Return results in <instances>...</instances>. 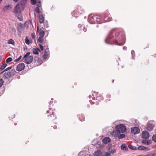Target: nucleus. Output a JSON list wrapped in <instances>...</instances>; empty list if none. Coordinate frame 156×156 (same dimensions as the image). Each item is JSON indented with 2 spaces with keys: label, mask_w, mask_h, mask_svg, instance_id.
<instances>
[{
  "label": "nucleus",
  "mask_w": 156,
  "mask_h": 156,
  "mask_svg": "<svg viewBox=\"0 0 156 156\" xmlns=\"http://www.w3.org/2000/svg\"><path fill=\"white\" fill-rule=\"evenodd\" d=\"M120 36L119 32L113 29L108 33L105 39V42L106 43L111 44L119 45L118 43V41L120 38Z\"/></svg>",
  "instance_id": "f257e3e1"
},
{
  "label": "nucleus",
  "mask_w": 156,
  "mask_h": 156,
  "mask_svg": "<svg viewBox=\"0 0 156 156\" xmlns=\"http://www.w3.org/2000/svg\"><path fill=\"white\" fill-rule=\"evenodd\" d=\"M22 6V4L21 3H18L15 7L14 11V13L15 14L18 19L20 21L23 20V16L20 9Z\"/></svg>",
  "instance_id": "f03ea898"
},
{
  "label": "nucleus",
  "mask_w": 156,
  "mask_h": 156,
  "mask_svg": "<svg viewBox=\"0 0 156 156\" xmlns=\"http://www.w3.org/2000/svg\"><path fill=\"white\" fill-rule=\"evenodd\" d=\"M100 17L99 15L90 14L89 16L88 20L91 24L95 23L96 22L97 23H98V22H100L101 20ZM99 23L101 24V23Z\"/></svg>",
  "instance_id": "7ed1b4c3"
},
{
  "label": "nucleus",
  "mask_w": 156,
  "mask_h": 156,
  "mask_svg": "<svg viewBox=\"0 0 156 156\" xmlns=\"http://www.w3.org/2000/svg\"><path fill=\"white\" fill-rule=\"evenodd\" d=\"M16 71L14 70H12L10 72L5 71L3 75V77L4 79H8L9 78L13 76L15 74Z\"/></svg>",
  "instance_id": "20e7f679"
},
{
  "label": "nucleus",
  "mask_w": 156,
  "mask_h": 156,
  "mask_svg": "<svg viewBox=\"0 0 156 156\" xmlns=\"http://www.w3.org/2000/svg\"><path fill=\"white\" fill-rule=\"evenodd\" d=\"M116 129L118 130L120 133H124L126 130L125 126L122 124H120L116 127Z\"/></svg>",
  "instance_id": "39448f33"
},
{
  "label": "nucleus",
  "mask_w": 156,
  "mask_h": 156,
  "mask_svg": "<svg viewBox=\"0 0 156 156\" xmlns=\"http://www.w3.org/2000/svg\"><path fill=\"white\" fill-rule=\"evenodd\" d=\"M33 57L32 56H29L25 58L24 62L27 64H30L33 61Z\"/></svg>",
  "instance_id": "423d86ee"
},
{
  "label": "nucleus",
  "mask_w": 156,
  "mask_h": 156,
  "mask_svg": "<svg viewBox=\"0 0 156 156\" xmlns=\"http://www.w3.org/2000/svg\"><path fill=\"white\" fill-rule=\"evenodd\" d=\"M25 67V66L24 63H20L18 65L16 70L18 71H21L24 69Z\"/></svg>",
  "instance_id": "0eeeda50"
},
{
  "label": "nucleus",
  "mask_w": 156,
  "mask_h": 156,
  "mask_svg": "<svg viewBox=\"0 0 156 156\" xmlns=\"http://www.w3.org/2000/svg\"><path fill=\"white\" fill-rule=\"evenodd\" d=\"M131 132L132 133L135 134L139 133L140 129L137 127H134L131 128Z\"/></svg>",
  "instance_id": "6e6552de"
},
{
  "label": "nucleus",
  "mask_w": 156,
  "mask_h": 156,
  "mask_svg": "<svg viewBox=\"0 0 156 156\" xmlns=\"http://www.w3.org/2000/svg\"><path fill=\"white\" fill-rule=\"evenodd\" d=\"M149 133L147 131H143L142 133V137L145 139H147L149 138Z\"/></svg>",
  "instance_id": "1a4fd4ad"
},
{
  "label": "nucleus",
  "mask_w": 156,
  "mask_h": 156,
  "mask_svg": "<svg viewBox=\"0 0 156 156\" xmlns=\"http://www.w3.org/2000/svg\"><path fill=\"white\" fill-rule=\"evenodd\" d=\"M153 127L154 126L152 124L148 122L147 125L146 129L147 130L150 131L153 129Z\"/></svg>",
  "instance_id": "9d476101"
},
{
  "label": "nucleus",
  "mask_w": 156,
  "mask_h": 156,
  "mask_svg": "<svg viewBox=\"0 0 156 156\" xmlns=\"http://www.w3.org/2000/svg\"><path fill=\"white\" fill-rule=\"evenodd\" d=\"M25 28V26L21 23H19L17 24V29L21 31L23 30Z\"/></svg>",
  "instance_id": "9b49d317"
},
{
  "label": "nucleus",
  "mask_w": 156,
  "mask_h": 156,
  "mask_svg": "<svg viewBox=\"0 0 156 156\" xmlns=\"http://www.w3.org/2000/svg\"><path fill=\"white\" fill-rule=\"evenodd\" d=\"M120 132L117 130L113 131L112 133V135L114 137H116L119 134Z\"/></svg>",
  "instance_id": "f8f14e48"
},
{
  "label": "nucleus",
  "mask_w": 156,
  "mask_h": 156,
  "mask_svg": "<svg viewBox=\"0 0 156 156\" xmlns=\"http://www.w3.org/2000/svg\"><path fill=\"white\" fill-rule=\"evenodd\" d=\"M101 151L100 150H98L95 151L94 154V156H101L102 155Z\"/></svg>",
  "instance_id": "ddd939ff"
},
{
  "label": "nucleus",
  "mask_w": 156,
  "mask_h": 156,
  "mask_svg": "<svg viewBox=\"0 0 156 156\" xmlns=\"http://www.w3.org/2000/svg\"><path fill=\"white\" fill-rule=\"evenodd\" d=\"M104 20L105 22H107L110 21L112 20V18L108 17V16H107L106 15H104Z\"/></svg>",
  "instance_id": "4468645a"
},
{
  "label": "nucleus",
  "mask_w": 156,
  "mask_h": 156,
  "mask_svg": "<svg viewBox=\"0 0 156 156\" xmlns=\"http://www.w3.org/2000/svg\"><path fill=\"white\" fill-rule=\"evenodd\" d=\"M110 140V138L108 137H105L103 140V142L104 144H107L109 143Z\"/></svg>",
  "instance_id": "2eb2a0df"
},
{
  "label": "nucleus",
  "mask_w": 156,
  "mask_h": 156,
  "mask_svg": "<svg viewBox=\"0 0 156 156\" xmlns=\"http://www.w3.org/2000/svg\"><path fill=\"white\" fill-rule=\"evenodd\" d=\"M39 21L40 23H42L44 21V17L42 15H40L39 16Z\"/></svg>",
  "instance_id": "dca6fc26"
},
{
  "label": "nucleus",
  "mask_w": 156,
  "mask_h": 156,
  "mask_svg": "<svg viewBox=\"0 0 156 156\" xmlns=\"http://www.w3.org/2000/svg\"><path fill=\"white\" fill-rule=\"evenodd\" d=\"M48 116L51 118V119L52 120H54L56 119V117L55 116V114L54 112H52V114L51 115H48Z\"/></svg>",
  "instance_id": "f3484780"
},
{
  "label": "nucleus",
  "mask_w": 156,
  "mask_h": 156,
  "mask_svg": "<svg viewBox=\"0 0 156 156\" xmlns=\"http://www.w3.org/2000/svg\"><path fill=\"white\" fill-rule=\"evenodd\" d=\"M39 33L40 37H44L45 34L44 31L41 29H40L39 31H38Z\"/></svg>",
  "instance_id": "a211bd4d"
},
{
  "label": "nucleus",
  "mask_w": 156,
  "mask_h": 156,
  "mask_svg": "<svg viewBox=\"0 0 156 156\" xmlns=\"http://www.w3.org/2000/svg\"><path fill=\"white\" fill-rule=\"evenodd\" d=\"M38 51H40V50L38 48L33 49V52L34 54L38 55L39 54Z\"/></svg>",
  "instance_id": "6ab92c4d"
},
{
  "label": "nucleus",
  "mask_w": 156,
  "mask_h": 156,
  "mask_svg": "<svg viewBox=\"0 0 156 156\" xmlns=\"http://www.w3.org/2000/svg\"><path fill=\"white\" fill-rule=\"evenodd\" d=\"M11 8V6L10 5H8L5 6L3 9L4 11H6L10 10Z\"/></svg>",
  "instance_id": "aec40b11"
},
{
  "label": "nucleus",
  "mask_w": 156,
  "mask_h": 156,
  "mask_svg": "<svg viewBox=\"0 0 156 156\" xmlns=\"http://www.w3.org/2000/svg\"><path fill=\"white\" fill-rule=\"evenodd\" d=\"M121 149L124 150H126L128 148L127 146L125 144H122L121 146Z\"/></svg>",
  "instance_id": "412c9836"
},
{
  "label": "nucleus",
  "mask_w": 156,
  "mask_h": 156,
  "mask_svg": "<svg viewBox=\"0 0 156 156\" xmlns=\"http://www.w3.org/2000/svg\"><path fill=\"white\" fill-rule=\"evenodd\" d=\"M110 153L107 152H104L102 153L101 156H110Z\"/></svg>",
  "instance_id": "4be33fe9"
},
{
  "label": "nucleus",
  "mask_w": 156,
  "mask_h": 156,
  "mask_svg": "<svg viewBox=\"0 0 156 156\" xmlns=\"http://www.w3.org/2000/svg\"><path fill=\"white\" fill-rule=\"evenodd\" d=\"M128 147L131 149L133 150H136L137 149L136 147L133 145H129Z\"/></svg>",
  "instance_id": "5701e85b"
},
{
  "label": "nucleus",
  "mask_w": 156,
  "mask_h": 156,
  "mask_svg": "<svg viewBox=\"0 0 156 156\" xmlns=\"http://www.w3.org/2000/svg\"><path fill=\"white\" fill-rule=\"evenodd\" d=\"M7 64H4L2 65L1 67L0 68V71H2L5 68Z\"/></svg>",
  "instance_id": "b1692460"
},
{
  "label": "nucleus",
  "mask_w": 156,
  "mask_h": 156,
  "mask_svg": "<svg viewBox=\"0 0 156 156\" xmlns=\"http://www.w3.org/2000/svg\"><path fill=\"white\" fill-rule=\"evenodd\" d=\"M137 148L139 150H144L146 149L147 147L143 146H140L138 147Z\"/></svg>",
  "instance_id": "393cba45"
},
{
  "label": "nucleus",
  "mask_w": 156,
  "mask_h": 156,
  "mask_svg": "<svg viewBox=\"0 0 156 156\" xmlns=\"http://www.w3.org/2000/svg\"><path fill=\"white\" fill-rule=\"evenodd\" d=\"M14 41L12 39L9 40L8 41V43L9 44H14Z\"/></svg>",
  "instance_id": "a878e982"
},
{
  "label": "nucleus",
  "mask_w": 156,
  "mask_h": 156,
  "mask_svg": "<svg viewBox=\"0 0 156 156\" xmlns=\"http://www.w3.org/2000/svg\"><path fill=\"white\" fill-rule=\"evenodd\" d=\"M47 56H48V52H47V51H45L44 52V55H43V58H44V59H46V58H47Z\"/></svg>",
  "instance_id": "bb28decb"
},
{
  "label": "nucleus",
  "mask_w": 156,
  "mask_h": 156,
  "mask_svg": "<svg viewBox=\"0 0 156 156\" xmlns=\"http://www.w3.org/2000/svg\"><path fill=\"white\" fill-rule=\"evenodd\" d=\"M125 136V135L124 134H121L119 136H118V138L119 139H122L124 138Z\"/></svg>",
  "instance_id": "cd10ccee"
},
{
  "label": "nucleus",
  "mask_w": 156,
  "mask_h": 156,
  "mask_svg": "<svg viewBox=\"0 0 156 156\" xmlns=\"http://www.w3.org/2000/svg\"><path fill=\"white\" fill-rule=\"evenodd\" d=\"M12 58L11 57H9L6 60V62L7 63H9L11 62L12 61Z\"/></svg>",
  "instance_id": "c85d7f7f"
},
{
  "label": "nucleus",
  "mask_w": 156,
  "mask_h": 156,
  "mask_svg": "<svg viewBox=\"0 0 156 156\" xmlns=\"http://www.w3.org/2000/svg\"><path fill=\"white\" fill-rule=\"evenodd\" d=\"M12 68V66L9 67L7 68H6L4 70L3 72H2L1 73L3 74L4 73L5 71L6 72V71H8Z\"/></svg>",
  "instance_id": "c756f323"
},
{
  "label": "nucleus",
  "mask_w": 156,
  "mask_h": 156,
  "mask_svg": "<svg viewBox=\"0 0 156 156\" xmlns=\"http://www.w3.org/2000/svg\"><path fill=\"white\" fill-rule=\"evenodd\" d=\"M30 52H28L27 53L24 55V57H23V59H24L26 58L28 56H29V55H30Z\"/></svg>",
  "instance_id": "7c9ffc66"
},
{
  "label": "nucleus",
  "mask_w": 156,
  "mask_h": 156,
  "mask_svg": "<svg viewBox=\"0 0 156 156\" xmlns=\"http://www.w3.org/2000/svg\"><path fill=\"white\" fill-rule=\"evenodd\" d=\"M43 37H39L38 38V40L39 42L41 43H42L43 41V39H42V38Z\"/></svg>",
  "instance_id": "2f4dec72"
},
{
  "label": "nucleus",
  "mask_w": 156,
  "mask_h": 156,
  "mask_svg": "<svg viewBox=\"0 0 156 156\" xmlns=\"http://www.w3.org/2000/svg\"><path fill=\"white\" fill-rule=\"evenodd\" d=\"M31 3L32 5H35L37 2L36 0H31Z\"/></svg>",
  "instance_id": "473e14b6"
},
{
  "label": "nucleus",
  "mask_w": 156,
  "mask_h": 156,
  "mask_svg": "<svg viewBox=\"0 0 156 156\" xmlns=\"http://www.w3.org/2000/svg\"><path fill=\"white\" fill-rule=\"evenodd\" d=\"M152 140L155 142H156V134L154 135L152 137Z\"/></svg>",
  "instance_id": "72a5a7b5"
},
{
  "label": "nucleus",
  "mask_w": 156,
  "mask_h": 156,
  "mask_svg": "<svg viewBox=\"0 0 156 156\" xmlns=\"http://www.w3.org/2000/svg\"><path fill=\"white\" fill-rule=\"evenodd\" d=\"M25 43L27 44H29L30 43V41L27 37H26L25 39Z\"/></svg>",
  "instance_id": "f704fd0d"
},
{
  "label": "nucleus",
  "mask_w": 156,
  "mask_h": 156,
  "mask_svg": "<svg viewBox=\"0 0 156 156\" xmlns=\"http://www.w3.org/2000/svg\"><path fill=\"white\" fill-rule=\"evenodd\" d=\"M4 83L3 80L1 79H0V87H1Z\"/></svg>",
  "instance_id": "c9c22d12"
},
{
  "label": "nucleus",
  "mask_w": 156,
  "mask_h": 156,
  "mask_svg": "<svg viewBox=\"0 0 156 156\" xmlns=\"http://www.w3.org/2000/svg\"><path fill=\"white\" fill-rule=\"evenodd\" d=\"M37 7H40L41 6V1L40 0L39 1H38L37 0Z\"/></svg>",
  "instance_id": "e433bc0d"
},
{
  "label": "nucleus",
  "mask_w": 156,
  "mask_h": 156,
  "mask_svg": "<svg viewBox=\"0 0 156 156\" xmlns=\"http://www.w3.org/2000/svg\"><path fill=\"white\" fill-rule=\"evenodd\" d=\"M35 10L37 13L39 14L40 12V9L39 7H37L35 9Z\"/></svg>",
  "instance_id": "4c0bfd02"
},
{
  "label": "nucleus",
  "mask_w": 156,
  "mask_h": 156,
  "mask_svg": "<svg viewBox=\"0 0 156 156\" xmlns=\"http://www.w3.org/2000/svg\"><path fill=\"white\" fill-rule=\"evenodd\" d=\"M31 37L34 40V41H35L36 39L33 33L31 34Z\"/></svg>",
  "instance_id": "58836bf2"
},
{
  "label": "nucleus",
  "mask_w": 156,
  "mask_h": 156,
  "mask_svg": "<svg viewBox=\"0 0 156 156\" xmlns=\"http://www.w3.org/2000/svg\"><path fill=\"white\" fill-rule=\"evenodd\" d=\"M115 150L114 149H111V151H110V153H111L112 154L114 153H115Z\"/></svg>",
  "instance_id": "ea45409f"
},
{
  "label": "nucleus",
  "mask_w": 156,
  "mask_h": 156,
  "mask_svg": "<svg viewBox=\"0 0 156 156\" xmlns=\"http://www.w3.org/2000/svg\"><path fill=\"white\" fill-rule=\"evenodd\" d=\"M142 143L144 144H147V141L146 140H143L142 141Z\"/></svg>",
  "instance_id": "a19ab883"
},
{
  "label": "nucleus",
  "mask_w": 156,
  "mask_h": 156,
  "mask_svg": "<svg viewBox=\"0 0 156 156\" xmlns=\"http://www.w3.org/2000/svg\"><path fill=\"white\" fill-rule=\"evenodd\" d=\"M11 30L13 32H14L15 33L16 32V29L14 27L12 28Z\"/></svg>",
  "instance_id": "79ce46f5"
},
{
  "label": "nucleus",
  "mask_w": 156,
  "mask_h": 156,
  "mask_svg": "<svg viewBox=\"0 0 156 156\" xmlns=\"http://www.w3.org/2000/svg\"><path fill=\"white\" fill-rule=\"evenodd\" d=\"M40 48L41 50H43L44 49L43 46L41 44H39Z\"/></svg>",
  "instance_id": "37998d69"
},
{
  "label": "nucleus",
  "mask_w": 156,
  "mask_h": 156,
  "mask_svg": "<svg viewBox=\"0 0 156 156\" xmlns=\"http://www.w3.org/2000/svg\"><path fill=\"white\" fill-rule=\"evenodd\" d=\"M151 141H147V145H149L151 144Z\"/></svg>",
  "instance_id": "c03bdc74"
},
{
  "label": "nucleus",
  "mask_w": 156,
  "mask_h": 156,
  "mask_svg": "<svg viewBox=\"0 0 156 156\" xmlns=\"http://www.w3.org/2000/svg\"><path fill=\"white\" fill-rule=\"evenodd\" d=\"M40 29H39V26H37V31H39V30H40Z\"/></svg>",
  "instance_id": "a18cd8bd"
},
{
  "label": "nucleus",
  "mask_w": 156,
  "mask_h": 156,
  "mask_svg": "<svg viewBox=\"0 0 156 156\" xmlns=\"http://www.w3.org/2000/svg\"><path fill=\"white\" fill-rule=\"evenodd\" d=\"M20 60H19V59L18 58L17 59H16V60H15L14 61V62H18V61H19Z\"/></svg>",
  "instance_id": "49530a36"
},
{
  "label": "nucleus",
  "mask_w": 156,
  "mask_h": 156,
  "mask_svg": "<svg viewBox=\"0 0 156 156\" xmlns=\"http://www.w3.org/2000/svg\"><path fill=\"white\" fill-rule=\"evenodd\" d=\"M83 30L84 32H86L87 30L84 27H83Z\"/></svg>",
  "instance_id": "de8ad7c7"
},
{
  "label": "nucleus",
  "mask_w": 156,
  "mask_h": 156,
  "mask_svg": "<svg viewBox=\"0 0 156 156\" xmlns=\"http://www.w3.org/2000/svg\"><path fill=\"white\" fill-rule=\"evenodd\" d=\"M134 53V51L133 50H132L131 51V54L133 55V53Z\"/></svg>",
  "instance_id": "09e8293b"
},
{
  "label": "nucleus",
  "mask_w": 156,
  "mask_h": 156,
  "mask_svg": "<svg viewBox=\"0 0 156 156\" xmlns=\"http://www.w3.org/2000/svg\"><path fill=\"white\" fill-rule=\"evenodd\" d=\"M21 58L22 56L21 55L18 58L19 59V60H20L21 59Z\"/></svg>",
  "instance_id": "8fccbe9b"
},
{
  "label": "nucleus",
  "mask_w": 156,
  "mask_h": 156,
  "mask_svg": "<svg viewBox=\"0 0 156 156\" xmlns=\"http://www.w3.org/2000/svg\"><path fill=\"white\" fill-rule=\"evenodd\" d=\"M78 27H80V28H81V27H82V26L81 25H79L78 26Z\"/></svg>",
  "instance_id": "3c124183"
},
{
  "label": "nucleus",
  "mask_w": 156,
  "mask_h": 156,
  "mask_svg": "<svg viewBox=\"0 0 156 156\" xmlns=\"http://www.w3.org/2000/svg\"><path fill=\"white\" fill-rule=\"evenodd\" d=\"M2 59V57L1 56H0V62L1 61Z\"/></svg>",
  "instance_id": "603ef678"
},
{
  "label": "nucleus",
  "mask_w": 156,
  "mask_h": 156,
  "mask_svg": "<svg viewBox=\"0 0 156 156\" xmlns=\"http://www.w3.org/2000/svg\"><path fill=\"white\" fill-rule=\"evenodd\" d=\"M49 112H49V111H48V110L47 111V113H49Z\"/></svg>",
  "instance_id": "864d4df0"
},
{
  "label": "nucleus",
  "mask_w": 156,
  "mask_h": 156,
  "mask_svg": "<svg viewBox=\"0 0 156 156\" xmlns=\"http://www.w3.org/2000/svg\"><path fill=\"white\" fill-rule=\"evenodd\" d=\"M123 49L124 50H126V47H124L123 48Z\"/></svg>",
  "instance_id": "5fc2aeb1"
},
{
  "label": "nucleus",
  "mask_w": 156,
  "mask_h": 156,
  "mask_svg": "<svg viewBox=\"0 0 156 156\" xmlns=\"http://www.w3.org/2000/svg\"><path fill=\"white\" fill-rule=\"evenodd\" d=\"M13 1L16 2H17L18 1V0H13Z\"/></svg>",
  "instance_id": "6e6d98bb"
},
{
  "label": "nucleus",
  "mask_w": 156,
  "mask_h": 156,
  "mask_svg": "<svg viewBox=\"0 0 156 156\" xmlns=\"http://www.w3.org/2000/svg\"><path fill=\"white\" fill-rule=\"evenodd\" d=\"M114 80H112V82L113 83H114Z\"/></svg>",
  "instance_id": "4d7b16f0"
},
{
  "label": "nucleus",
  "mask_w": 156,
  "mask_h": 156,
  "mask_svg": "<svg viewBox=\"0 0 156 156\" xmlns=\"http://www.w3.org/2000/svg\"><path fill=\"white\" fill-rule=\"evenodd\" d=\"M2 1V0H0V3H1Z\"/></svg>",
  "instance_id": "13d9d810"
}]
</instances>
